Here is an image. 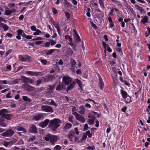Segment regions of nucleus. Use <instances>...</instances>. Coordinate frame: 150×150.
Listing matches in <instances>:
<instances>
[{"label":"nucleus","instance_id":"nucleus-1","mask_svg":"<svg viewBox=\"0 0 150 150\" xmlns=\"http://www.w3.org/2000/svg\"><path fill=\"white\" fill-rule=\"evenodd\" d=\"M61 121L59 119H54L51 120L49 125L51 130L54 131L60 126Z\"/></svg>","mask_w":150,"mask_h":150},{"label":"nucleus","instance_id":"nucleus-2","mask_svg":"<svg viewBox=\"0 0 150 150\" xmlns=\"http://www.w3.org/2000/svg\"><path fill=\"white\" fill-rule=\"evenodd\" d=\"M18 58L20 60L23 62L29 61L31 60L30 57L27 55H19Z\"/></svg>","mask_w":150,"mask_h":150},{"label":"nucleus","instance_id":"nucleus-3","mask_svg":"<svg viewBox=\"0 0 150 150\" xmlns=\"http://www.w3.org/2000/svg\"><path fill=\"white\" fill-rule=\"evenodd\" d=\"M62 80L63 83L67 85H69L71 81V78L69 76H64L62 78Z\"/></svg>","mask_w":150,"mask_h":150},{"label":"nucleus","instance_id":"nucleus-4","mask_svg":"<svg viewBox=\"0 0 150 150\" xmlns=\"http://www.w3.org/2000/svg\"><path fill=\"white\" fill-rule=\"evenodd\" d=\"M41 110L42 111L47 112H52L53 109L50 106L47 105H43L41 106Z\"/></svg>","mask_w":150,"mask_h":150},{"label":"nucleus","instance_id":"nucleus-5","mask_svg":"<svg viewBox=\"0 0 150 150\" xmlns=\"http://www.w3.org/2000/svg\"><path fill=\"white\" fill-rule=\"evenodd\" d=\"M58 139V137L57 136L52 134L50 135V142L52 145H54Z\"/></svg>","mask_w":150,"mask_h":150},{"label":"nucleus","instance_id":"nucleus-6","mask_svg":"<svg viewBox=\"0 0 150 150\" xmlns=\"http://www.w3.org/2000/svg\"><path fill=\"white\" fill-rule=\"evenodd\" d=\"M73 115L75 116L77 120L82 123L84 122L85 120L84 117L79 114L77 112L74 113Z\"/></svg>","mask_w":150,"mask_h":150},{"label":"nucleus","instance_id":"nucleus-7","mask_svg":"<svg viewBox=\"0 0 150 150\" xmlns=\"http://www.w3.org/2000/svg\"><path fill=\"white\" fill-rule=\"evenodd\" d=\"M14 134V132L11 129L7 130L5 132L3 133L2 135L4 137H9L12 136Z\"/></svg>","mask_w":150,"mask_h":150},{"label":"nucleus","instance_id":"nucleus-8","mask_svg":"<svg viewBox=\"0 0 150 150\" xmlns=\"http://www.w3.org/2000/svg\"><path fill=\"white\" fill-rule=\"evenodd\" d=\"M75 37L74 40L75 42H78L80 41L81 39L79 35L78 34L76 31L75 29L73 30Z\"/></svg>","mask_w":150,"mask_h":150},{"label":"nucleus","instance_id":"nucleus-9","mask_svg":"<svg viewBox=\"0 0 150 150\" xmlns=\"http://www.w3.org/2000/svg\"><path fill=\"white\" fill-rule=\"evenodd\" d=\"M15 129L17 131H22V132H18V133L20 135H21V133H23V134H25L26 133V130L20 126H18L15 127Z\"/></svg>","mask_w":150,"mask_h":150},{"label":"nucleus","instance_id":"nucleus-10","mask_svg":"<svg viewBox=\"0 0 150 150\" xmlns=\"http://www.w3.org/2000/svg\"><path fill=\"white\" fill-rule=\"evenodd\" d=\"M49 122V120H46L44 121L40 122L39 124V126L42 128H44L47 125Z\"/></svg>","mask_w":150,"mask_h":150},{"label":"nucleus","instance_id":"nucleus-11","mask_svg":"<svg viewBox=\"0 0 150 150\" xmlns=\"http://www.w3.org/2000/svg\"><path fill=\"white\" fill-rule=\"evenodd\" d=\"M141 18L142 19L140 21V23L143 24H145L147 23L149 20V18L146 16H142Z\"/></svg>","mask_w":150,"mask_h":150},{"label":"nucleus","instance_id":"nucleus-12","mask_svg":"<svg viewBox=\"0 0 150 150\" xmlns=\"http://www.w3.org/2000/svg\"><path fill=\"white\" fill-rule=\"evenodd\" d=\"M75 133L74 131L70 132L68 135V137L69 140L70 141H72L74 138L75 139V140H76V137H75L74 136Z\"/></svg>","mask_w":150,"mask_h":150},{"label":"nucleus","instance_id":"nucleus-13","mask_svg":"<svg viewBox=\"0 0 150 150\" xmlns=\"http://www.w3.org/2000/svg\"><path fill=\"white\" fill-rule=\"evenodd\" d=\"M17 141V140L15 139H14L12 141H10L9 142H4V145L5 146H7L8 145H12L13 143H16Z\"/></svg>","mask_w":150,"mask_h":150},{"label":"nucleus","instance_id":"nucleus-14","mask_svg":"<svg viewBox=\"0 0 150 150\" xmlns=\"http://www.w3.org/2000/svg\"><path fill=\"white\" fill-rule=\"evenodd\" d=\"M70 62L71 66V69L72 71L75 72V71L74 69V67L76 64V62L74 59H71Z\"/></svg>","mask_w":150,"mask_h":150},{"label":"nucleus","instance_id":"nucleus-15","mask_svg":"<svg viewBox=\"0 0 150 150\" xmlns=\"http://www.w3.org/2000/svg\"><path fill=\"white\" fill-rule=\"evenodd\" d=\"M40 73L38 72H35L31 71H28L26 72V74L28 76H38L40 75Z\"/></svg>","mask_w":150,"mask_h":150},{"label":"nucleus","instance_id":"nucleus-16","mask_svg":"<svg viewBox=\"0 0 150 150\" xmlns=\"http://www.w3.org/2000/svg\"><path fill=\"white\" fill-rule=\"evenodd\" d=\"M29 130L31 132L33 133H35L37 132L36 127L34 125H32L30 126Z\"/></svg>","mask_w":150,"mask_h":150},{"label":"nucleus","instance_id":"nucleus-17","mask_svg":"<svg viewBox=\"0 0 150 150\" xmlns=\"http://www.w3.org/2000/svg\"><path fill=\"white\" fill-rule=\"evenodd\" d=\"M8 110L6 109H3L0 110V115L4 117L8 113Z\"/></svg>","mask_w":150,"mask_h":150},{"label":"nucleus","instance_id":"nucleus-18","mask_svg":"<svg viewBox=\"0 0 150 150\" xmlns=\"http://www.w3.org/2000/svg\"><path fill=\"white\" fill-rule=\"evenodd\" d=\"M24 88L25 90L29 91H32L34 89V87L28 85H25L24 87Z\"/></svg>","mask_w":150,"mask_h":150},{"label":"nucleus","instance_id":"nucleus-19","mask_svg":"<svg viewBox=\"0 0 150 150\" xmlns=\"http://www.w3.org/2000/svg\"><path fill=\"white\" fill-rule=\"evenodd\" d=\"M135 8L137 9L138 10L142 13H145V10L142 8V7L137 4L135 5Z\"/></svg>","mask_w":150,"mask_h":150},{"label":"nucleus","instance_id":"nucleus-20","mask_svg":"<svg viewBox=\"0 0 150 150\" xmlns=\"http://www.w3.org/2000/svg\"><path fill=\"white\" fill-rule=\"evenodd\" d=\"M45 104H47L48 105H53L55 107L57 106V105L54 102V101L51 99L48 100H47L46 101V103H45Z\"/></svg>","mask_w":150,"mask_h":150},{"label":"nucleus","instance_id":"nucleus-21","mask_svg":"<svg viewBox=\"0 0 150 150\" xmlns=\"http://www.w3.org/2000/svg\"><path fill=\"white\" fill-rule=\"evenodd\" d=\"M120 93L122 95V97L124 99H125L128 96V94L125 91L122 90H120Z\"/></svg>","mask_w":150,"mask_h":150},{"label":"nucleus","instance_id":"nucleus-22","mask_svg":"<svg viewBox=\"0 0 150 150\" xmlns=\"http://www.w3.org/2000/svg\"><path fill=\"white\" fill-rule=\"evenodd\" d=\"M43 117V115L42 114H38L37 115L35 116L34 117L33 120L35 121H38L40 120Z\"/></svg>","mask_w":150,"mask_h":150},{"label":"nucleus","instance_id":"nucleus-23","mask_svg":"<svg viewBox=\"0 0 150 150\" xmlns=\"http://www.w3.org/2000/svg\"><path fill=\"white\" fill-rule=\"evenodd\" d=\"M52 23L54 25L55 28H56L58 33L59 34V32L60 31V29L59 27L58 23L55 22L54 21H52Z\"/></svg>","mask_w":150,"mask_h":150},{"label":"nucleus","instance_id":"nucleus-24","mask_svg":"<svg viewBox=\"0 0 150 150\" xmlns=\"http://www.w3.org/2000/svg\"><path fill=\"white\" fill-rule=\"evenodd\" d=\"M15 10L14 9L12 10H10L9 8H7L5 11V14L6 15H10L13 11H14Z\"/></svg>","mask_w":150,"mask_h":150},{"label":"nucleus","instance_id":"nucleus-25","mask_svg":"<svg viewBox=\"0 0 150 150\" xmlns=\"http://www.w3.org/2000/svg\"><path fill=\"white\" fill-rule=\"evenodd\" d=\"M79 112L81 114H83L85 112V109L83 106H81L79 109Z\"/></svg>","mask_w":150,"mask_h":150},{"label":"nucleus","instance_id":"nucleus-26","mask_svg":"<svg viewBox=\"0 0 150 150\" xmlns=\"http://www.w3.org/2000/svg\"><path fill=\"white\" fill-rule=\"evenodd\" d=\"M55 87V86L52 85V86H50L49 88L47 89V92L49 93H53V90Z\"/></svg>","mask_w":150,"mask_h":150},{"label":"nucleus","instance_id":"nucleus-27","mask_svg":"<svg viewBox=\"0 0 150 150\" xmlns=\"http://www.w3.org/2000/svg\"><path fill=\"white\" fill-rule=\"evenodd\" d=\"M35 32H34L33 35H39L40 34H43V33L44 32H42L40 30L37 29L35 31Z\"/></svg>","mask_w":150,"mask_h":150},{"label":"nucleus","instance_id":"nucleus-28","mask_svg":"<svg viewBox=\"0 0 150 150\" xmlns=\"http://www.w3.org/2000/svg\"><path fill=\"white\" fill-rule=\"evenodd\" d=\"M65 38L66 40H68L71 44H72V38L69 35H66L65 36Z\"/></svg>","mask_w":150,"mask_h":150},{"label":"nucleus","instance_id":"nucleus-29","mask_svg":"<svg viewBox=\"0 0 150 150\" xmlns=\"http://www.w3.org/2000/svg\"><path fill=\"white\" fill-rule=\"evenodd\" d=\"M75 85V83H72L67 88V92L69 91L70 89L72 88Z\"/></svg>","mask_w":150,"mask_h":150},{"label":"nucleus","instance_id":"nucleus-30","mask_svg":"<svg viewBox=\"0 0 150 150\" xmlns=\"http://www.w3.org/2000/svg\"><path fill=\"white\" fill-rule=\"evenodd\" d=\"M71 126L72 125L70 123H68L66 124L64 127V128L65 129H68L70 128Z\"/></svg>","mask_w":150,"mask_h":150},{"label":"nucleus","instance_id":"nucleus-31","mask_svg":"<svg viewBox=\"0 0 150 150\" xmlns=\"http://www.w3.org/2000/svg\"><path fill=\"white\" fill-rule=\"evenodd\" d=\"M12 117V115L11 114H8V113L4 117V118H5L6 119L9 120H11V118Z\"/></svg>","mask_w":150,"mask_h":150},{"label":"nucleus","instance_id":"nucleus-32","mask_svg":"<svg viewBox=\"0 0 150 150\" xmlns=\"http://www.w3.org/2000/svg\"><path fill=\"white\" fill-rule=\"evenodd\" d=\"M103 45L105 49L104 52L105 54V55H106L105 52L107 50V48H108V47H109V46L108 45L106 44L105 42H103Z\"/></svg>","mask_w":150,"mask_h":150},{"label":"nucleus","instance_id":"nucleus-33","mask_svg":"<svg viewBox=\"0 0 150 150\" xmlns=\"http://www.w3.org/2000/svg\"><path fill=\"white\" fill-rule=\"evenodd\" d=\"M22 78L23 80V81L25 83H28L30 79L26 77L25 76H23Z\"/></svg>","mask_w":150,"mask_h":150},{"label":"nucleus","instance_id":"nucleus-34","mask_svg":"<svg viewBox=\"0 0 150 150\" xmlns=\"http://www.w3.org/2000/svg\"><path fill=\"white\" fill-rule=\"evenodd\" d=\"M64 86L63 85L59 84L57 86L56 88V90H60L61 89H63Z\"/></svg>","mask_w":150,"mask_h":150},{"label":"nucleus","instance_id":"nucleus-35","mask_svg":"<svg viewBox=\"0 0 150 150\" xmlns=\"http://www.w3.org/2000/svg\"><path fill=\"white\" fill-rule=\"evenodd\" d=\"M104 0H99V3L100 5V7L103 8H104V5L103 1Z\"/></svg>","mask_w":150,"mask_h":150},{"label":"nucleus","instance_id":"nucleus-36","mask_svg":"<svg viewBox=\"0 0 150 150\" xmlns=\"http://www.w3.org/2000/svg\"><path fill=\"white\" fill-rule=\"evenodd\" d=\"M99 81L100 83V86L101 89H102L104 86V83L101 78H99Z\"/></svg>","mask_w":150,"mask_h":150},{"label":"nucleus","instance_id":"nucleus-37","mask_svg":"<svg viewBox=\"0 0 150 150\" xmlns=\"http://www.w3.org/2000/svg\"><path fill=\"white\" fill-rule=\"evenodd\" d=\"M73 53V51H72L71 49L69 48L68 49L67 54L68 55H71Z\"/></svg>","mask_w":150,"mask_h":150},{"label":"nucleus","instance_id":"nucleus-38","mask_svg":"<svg viewBox=\"0 0 150 150\" xmlns=\"http://www.w3.org/2000/svg\"><path fill=\"white\" fill-rule=\"evenodd\" d=\"M86 133L89 138H91L92 137V134L90 133L89 130L86 131Z\"/></svg>","mask_w":150,"mask_h":150},{"label":"nucleus","instance_id":"nucleus-39","mask_svg":"<svg viewBox=\"0 0 150 150\" xmlns=\"http://www.w3.org/2000/svg\"><path fill=\"white\" fill-rule=\"evenodd\" d=\"M50 44L52 46L54 45L56 43V42L55 41L51 39L50 40Z\"/></svg>","mask_w":150,"mask_h":150},{"label":"nucleus","instance_id":"nucleus-40","mask_svg":"<svg viewBox=\"0 0 150 150\" xmlns=\"http://www.w3.org/2000/svg\"><path fill=\"white\" fill-rule=\"evenodd\" d=\"M55 49H50L47 52V54H52L53 52H54L55 50Z\"/></svg>","mask_w":150,"mask_h":150},{"label":"nucleus","instance_id":"nucleus-41","mask_svg":"<svg viewBox=\"0 0 150 150\" xmlns=\"http://www.w3.org/2000/svg\"><path fill=\"white\" fill-rule=\"evenodd\" d=\"M94 122V120L93 119H89L88 120V122L89 125H93Z\"/></svg>","mask_w":150,"mask_h":150},{"label":"nucleus","instance_id":"nucleus-42","mask_svg":"<svg viewBox=\"0 0 150 150\" xmlns=\"http://www.w3.org/2000/svg\"><path fill=\"white\" fill-rule=\"evenodd\" d=\"M17 32L18 35H21L23 32V31L21 29H19L17 30Z\"/></svg>","mask_w":150,"mask_h":150},{"label":"nucleus","instance_id":"nucleus-43","mask_svg":"<svg viewBox=\"0 0 150 150\" xmlns=\"http://www.w3.org/2000/svg\"><path fill=\"white\" fill-rule=\"evenodd\" d=\"M87 137V136L85 134L83 135L82 138L80 139V141L81 142H82L83 141L85 140Z\"/></svg>","mask_w":150,"mask_h":150},{"label":"nucleus","instance_id":"nucleus-44","mask_svg":"<svg viewBox=\"0 0 150 150\" xmlns=\"http://www.w3.org/2000/svg\"><path fill=\"white\" fill-rule=\"evenodd\" d=\"M91 9L89 8H88L87 9L86 15L88 17H90L91 16V14L90 13V11Z\"/></svg>","mask_w":150,"mask_h":150},{"label":"nucleus","instance_id":"nucleus-45","mask_svg":"<svg viewBox=\"0 0 150 150\" xmlns=\"http://www.w3.org/2000/svg\"><path fill=\"white\" fill-rule=\"evenodd\" d=\"M39 60L44 65H45L47 63V61L45 60L41 59H39Z\"/></svg>","mask_w":150,"mask_h":150},{"label":"nucleus","instance_id":"nucleus-46","mask_svg":"<svg viewBox=\"0 0 150 150\" xmlns=\"http://www.w3.org/2000/svg\"><path fill=\"white\" fill-rule=\"evenodd\" d=\"M94 149L95 147L94 146H89L86 147V149H87L89 150H94Z\"/></svg>","mask_w":150,"mask_h":150},{"label":"nucleus","instance_id":"nucleus-47","mask_svg":"<svg viewBox=\"0 0 150 150\" xmlns=\"http://www.w3.org/2000/svg\"><path fill=\"white\" fill-rule=\"evenodd\" d=\"M30 28L32 31H35L37 30L36 27L34 25L30 26Z\"/></svg>","mask_w":150,"mask_h":150},{"label":"nucleus","instance_id":"nucleus-48","mask_svg":"<svg viewBox=\"0 0 150 150\" xmlns=\"http://www.w3.org/2000/svg\"><path fill=\"white\" fill-rule=\"evenodd\" d=\"M50 135H51V134H48L45 137V139L46 141H48L50 140Z\"/></svg>","mask_w":150,"mask_h":150},{"label":"nucleus","instance_id":"nucleus-49","mask_svg":"<svg viewBox=\"0 0 150 150\" xmlns=\"http://www.w3.org/2000/svg\"><path fill=\"white\" fill-rule=\"evenodd\" d=\"M61 149V147L60 146L57 145L54 148V150H60Z\"/></svg>","mask_w":150,"mask_h":150},{"label":"nucleus","instance_id":"nucleus-50","mask_svg":"<svg viewBox=\"0 0 150 150\" xmlns=\"http://www.w3.org/2000/svg\"><path fill=\"white\" fill-rule=\"evenodd\" d=\"M3 28L4 29V31H6L7 30H8V27L7 25H4L3 26Z\"/></svg>","mask_w":150,"mask_h":150},{"label":"nucleus","instance_id":"nucleus-51","mask_svg":"<svg viewBox=\"0 0 150 150\" xmlns=\"http://www.w3.org/2000/svg\"><path fill=\"white\" fill-rule=\"evenodd\" d=\"M42 40V38L41 37H37L36 38H35L33 39L32 40L34 41L35 40Z\"/></svg>","mask_w":150,"mask_h":150},{"label":"nucleus","instance_id":"nucleus-52","mask_svg":"<svg viewBox=\"0 0 150 150\" xmlns=\"http://www.w3.org/2000/svg\"><path fill=\"white\" fill-rule=\"evenodd\" d=\"M91 4L92 6H93V7L96 8H97L98 6V5L96 3L93 2V3H92Z\"/></svg>","mask_w":150,"mask_h":150},{"label":"nucleus","instance_id":"nucleus-53","mask_svg":"<svg viewBox=\"0 0 150 150\" xmlns=\"http://www.w3.org/2000/svg\"><path fill=\"white\" fill-rule=\"evenodd\" d=\"M65 15L67 18V19H68L70 17V14L69 13L67 12H65Z\"/></svg>","mask_w":150,"mask_h":150},{"label":"nucleus","instance_id":"nucleus-54","mask_svg":"<svg viewBox=\"0 0 150 150\" xmlns=\"http://www.w3.org/2000/svg\"><path fill=\"white\" fill-rule=\"evenodd\" d=\"M76 82L79 85V86L80 87H81V81L78 79H76Z\"/></svg>","mask_w":150,"mask_h":150},{"label":"nucleus","instance_id":"nucleus-55","mask_svg":"<svg viewBox=\"0 0 150 150\" xmlns=\"http://www.w3.org/2000/svg\"><path fill=\"white\" fill-rule=\"evenodd\" d=\"M52 10L53 13L54 14H57V10L55 8L53 7Z\"/></svg>","mask_w":150,"mask_h":150},{"label":"nucleus","instance_id":"nucleus-56","mask_svg":"<svg viewBox=\"0 0 150 150\" xmlns=\"http://www.w3.org/2000/svg\"><path fill=\"white\" fill-rule=\"evenodd\" d=\"M64 3L66 5L69 6L71 5V4H70V3L68 2L67 0H64Z\"/></svg>","mask_w":150,"mask_h":150},{"label":"nucleus","instance_id":"nucleus-57","mask_svg":"<svg viewBox=\"0 0 150 150\" xmlns=\"http://www.w3.org/2000/svg\"><path fill=\"white\" fill-rule=\"evenodd\" d=\"M50 45V42H46L44 45V46L46 47H49Z\"/></svg>","mask_w":150,"mask_h":150},{"label":"nucleus","instance_id":"nucleus-58","mask_svg":"<svg viewBox=\"0 0 150 150\" xmlns=\"http://www.w3.org/2000/svg\"><path fill=\"white\" fill-rule=\"evenodd\" d=\"M42 41H36L35 42V44L36 45H40L42 43Z\"/></svg>","mask_w":150,"mask_h":150},{"label":"nucleus","instance_id":"nucleus-59","mask_svg":"<svg viewBox=\"0 0 150 150\" xmlns=\"http://www.w3.org/2000/svg\"><path fill=\"white\" fill-rule=\"evenodd\" d=\"M88 124H86L84 125V130L86 131L88 129Z\"/></svg>","mask_w":150,"mask_h":150},{"label":"nucleus","instance_id":"nucleus-60","mask_svg":"<svg viewBox=\"0 0 150 150\" xmlns=\"http://www.w3.org/2000/svg\"><path fill=\"white\" fill-rule=\"evenodd\" d=\"M109 63L111 65L114 66H115L116 63L115 62L113 61H110L109 62Z\"/></svg>","mask_w":150,"mask_h":150},{"label":"nucleus","instance_id":"nucleus-61","mask_svg":"<svg viewBox=\"0 0 150 150\" xmlns=\"http://www.w3.org/2000/svg\"><path fill=\"white\" fill-rule=\"evenodd\" d=\"M63 99L64 100V102H67L68 101V98L67 96H64L63 98Z\"/></svg>","mask_w":150,"mask_h":150},{"label":"nucleus","instance_id":"nucleus-62","mask_svg":"<svg viewBox=\"0 0 150 150\" xmlns=\"http://www.w3.org/2000/svg\"><path fill=\"white\" fill-rule=\"evenodd\" d=\"M3 83V84H7L8 83L7 81L6 80L1 81L0 80V83Z\"/></svg>","mask_w":150,"mask_h":150},{"label":"nucleus","instance_id":"nucleus-63","mask_svg":"<svg viewBox=\"0 0 150 150\" xmlns=\"http://www.w3.org/2000/svg\"><path fill=\"white\" fill-rule=\"evenodd\" d=\"M23 100L25 101H28L29 99L26 96H23Z\"/></svg>","mask_w":150,"mask_h":150},{"label":"nucleus","instance_id":"nucleus-64","mask_svg":"<svg viewBox=\"0 0 150 150\" xmlns=\"http://www.w3.org/2000/svg\"><path fill=\"white\" fill-rule=\"evenodd\" d=\"M11 92H9L8 93L6 96V97L7 98H11V96H10L11 94Z\"/></svg>","mask_w":150,"mask_h":150}]
</instances>
